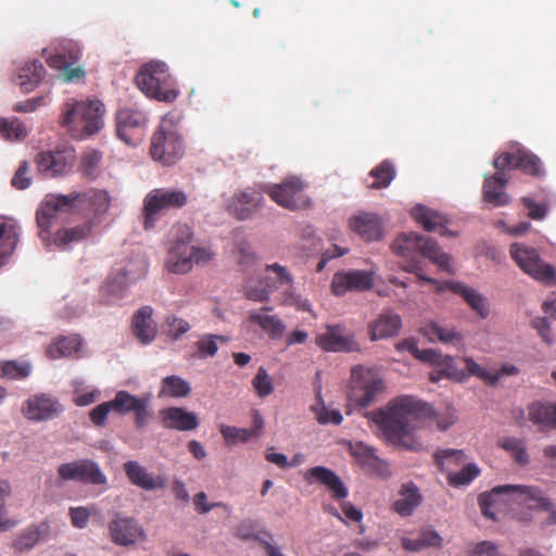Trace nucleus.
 <instances>
[{"label": "nucleus", "instance_id": "nucleus-1", "mask_svg": "<svg viewBox=\"0 0 556 556\" xmlns=\"http://www.w3.org/2000/svg\"><path fill=\"white\" fill-rule=\"evenodd\" d=\"M424 404L410 396L391 401L386 409L374 413L372 420L382 431L386 440L401 448L418 451L422 443L415 435V422Z\"/></svg>", "mask_w": 556, "mask_h": 556}, {"label": "nucleus", "instance_id": "nucleus-2", "mask_svg": "<svg viewBox=\"0 0 556 556\" xmlns=\"http://www.w3.org/2000/svg\"><path fill=\"white\" fill-rule=\"evenodd\" d=\"M392 252L403 258L402 269L415 274L418 279L433 283L442 289L441 283L422 274V258L438 265L439 269L450 271V256L443 253L429 237L416 232H403L391 244Z\"/></svg>", "mask_w": 556, "mask_h": 556}, {"label": "nucleus", "instance_id": "nucleus-3", "mask_svg": "<svg viewBox=\"0 0 556 556\" xmlns=\"http://www.w3.org/2000/svg\"><path fill=\"white\" fill-rule=\"evenodd\" d=\"M211 252L193 243V232L186 224H178L172 229L167 268L174 274H186L193 264L206 263Z\"/></svg>", "mask_w": 556, "mask_h": 556}, {"label": "nucleus", "instance_id": "nucleus-4", "mask_svg": "<svg viewBox=\"0 0 556 556\" xmlns=\"http://www.w3.org/2000/svg\"><path fill=\"white\" fill-rule=\"evenodd\" d=\"M138 88L149 98L162 102H173L179 94L166 64L151 62L143 65L136 76Z\"/></svg>", "mask_w": 556, "mask_h": 556}, {"label": "nucleus", "instance_id": "nucleus-5", "mask_svg": "<svg viewBox=\"0 0 556 556\" xmlns=\"http://www.w3.org/2000/svg\"><path fill=\"white\" fill-rule=\"evenodd\" d=\"M103 104L99 100L66 103L61 124L79 136H91L102 126Z\"/></svg>", "mask_w": 556, "mask_h": 556}, {"label": "nucleus", "instance_id": "nucleus-6", "mask_svg": "<svg viewBox=\"0 0 556 556\" xmlns=\"http://www.w3.org/2000/svg\"><path fill=\"white\" fill-rule=\"evenodd\" d=\"M150 154L163 165H174L184 155V141L176 125L169 117H164L152 136Z\"/></svg>", "mask_w": 556, "mask_h": 556}, {"label": "nucleus", "instance_id": "nucleus-7", "mask_svg": "<svg viewBox=\"0 0 556 556\" xmlns=\"http://www.w3.org/2000/svg\"><path fill=\"white\" fill-rule=\"evenodd\" d=\"M188 203L185 191L170 188L152 189L143 200V228L152 229L159 216L170 210H179Z\"/></svg>", "mask_w": 556, "mask_h": 556}, {"label": "nucleus", "instance_id": "nucleus-8", "mask_svg": "<svg viewBox=\"0 0 556 556\" xmlns=\"http://www.w3.org/2000/svg\"><path fill=\"white\" fill-rule=\"evenodd\" d=\"M351 379V399L358 406L371 405L384 391V381L376 369L355 366L352 368Z\"/></svg>", "mask_w": 556, "mask_h": 556}, {"label": "nucleus", "instance_id": "nucleus-9", "mask_svg": "<svg viewBox=\"0 0 556 556\" xmlns=\"http://www.w3.org/2000/svg\"><path fill=\"white\" fill-rule=\"evenodd\" d=\"M305 184L295 176L286 177L280 184H264L262 191L279 206L298 211L309 205L308 198L304 194Z\"/></svg>", "mask_w": 556, "mask_h": 556}, {"label": "nucleus", "instance_id": "nucleus-10", "mask_svg": "<svg viewBox=\"0 0 556 556\" xmlns=\"http://www.w3.org/2000/svg\"><path fill=\"white\" fill-rule=\"evenodd\" d=\"M509 253L519 268L534 280L548 286L556 283L555 268L543 262L534 248L513 243Z\"/></svg>", "mask_w": 556, "mask_h": 556}, {"label": "nucleus", "instance_id": "nucleus-11", "mask_svg": "<svg viewBox=\"0 0 556 556\" xmlns=\"http://www.w3.org/2000/svg\"><path fill=\"white\" fill-rule=\"evenodd\" d=\"M74 206L68 194H47L36 212L39 237L47 248L51 247L50 228L59 213L73 212Z\"/></svg>", "mask_w": 556, "mask_h": 556}, {"label": "nucleus", "instance_id": "nucleus-12", "mask_svg": "<svg viewBox=\"0 0 556 556\" xmlns=\"http://www.w3.org/2000/svg\"><path fill=\"white\" fill-rule=\"evenodd\" d=\"M266 271L273 273L275 276H266L256 285L247 282L244 286L245 296L255 302H265L269 295L278 288L282 287L289 291L292 287L293 278L285 266L278 263L266 265Z\"/></svg>", "mask_w": 556, "mask_h": 556}, {"label": "nucleus", "instance_id": "nucleus-13", "mask_svg": "<svg viewBox=\"0 0 556 556\" xmlns=\"http://www.w3.org/2000/svg\"><path fill=\"white\" fill-rule=\"evenodd\" d=\"M117 137L129 146L142 141L147 127V115L137 108L118 109L115 116Z\"/></svg>", "mask_w": 556, "mask_h": 556}, {"label": "nucleus", "instance_id": "nucleus-14", "mask_svg": "<svg viewBox=\"0 0 556 556\" xmlns=\"http://www.w3.org/2000/svg\"><path fill=\"white\" fill-rule=\"evenodd\" d=\"M58 476L63 481H76L83 484L102 485L108 482L100 466L88 458L61 464L58 467Z\"/></svg>", "mask_w": 556, "mask_h": 556}, {"label": "nucleus", "instance_id": "nucleus-15", "mask_svg": "<svg viewBox=\"0 0 556 556\" xmlns=\"http://www.w3.org/2000/svg\"><path fill=\"white\" fill-rule=\"evenodd\" d=\"M513 484L497 485L490 492L482 493L478 503L482 514L493 520L516 509V502L513 500Z\"/></svg>", "mask_w": 556, "mask_h": 556}, {"label": "nucleus", "instance_id": "nucleus-16", "mask_svg": "<svg viewBox=\"0 0 556 556\" xmlns=\"http://www.w3.org/2000/svg\"><path fill=\"white\" fill-rule=\"evenodd\" d=\"M76 160L75 151L71 148L41 151L35 157L37 169L45 177L54 178L67 174Z\"/></svg>", "mask_w": 556, "mask_h": 556}, {"label": "nucleus", "instance_id": "nucleus-17", "mask_svg": "<svg viewBox=\"0 0 556 556\" xmlns=\"http://www.w3.org/2000/svg\"><path fill=\"white\" fill-rule=\"evenodd\" d=\"M113 412L119 415L134 413L135 425L138 429L148 425L152 413L149 409V396H135L127 391H118L114 399L111 400Z\"/></svg>", "mask_w": 556, "mask_h": 556}, {"label": "nucleus", "instance_id": "nucleus-18", "mask_svg": "<svg viewBox=\"0 0 556 556\" xmlns=\"http://www.w3.org/2000/svg\"><path fill=\"white\" fill-rule=\"evenodd\" d=\"M109 531L112 542L121 546L134 545L146 536L136 519L118 513L109 523Z\"/></svg>", "mask_w": 556, "mask_h": 556}, {"label": "nucleus", "instance_id": "nucleus-19", "mask_svg": "<svg viewBox=\"0 0 556 556\" xmlns=\"http://www.w3.org/2000/svg\"><path fill=\"white\" fill-rule=\"evenodd\" d=\"M372 273L365 270H348L333 275L331 290L336 295H343L349 291H367L372 287Z\"/></svg>", "mask_w": 556, "mask_h": 556}, {"label": "nucleus", "instance_id": "nucleus-20", "mask_svg": "<svg viewBox=\"0 0 556 556\" xmlns=\"http://www.w3.org/2000/svg\"><path fill=\"white\" fill-rule=\"evenodd\" d=\"M303 477L308 484L319 483L326 486L331 496L337 501L345 498L349 494L341 478L327 467H312L304 472Z\"/></svg>", "mask_w": 556, "mask_h": 556}, {"label": "nucleus", "instance_id": "nucleus-21", "mask_svg": "<svg viewBox=\"0 0 556 556\" xmlns=\"http://www.w3.org/2000/svg\"><path fill=\"white\" fill-rule=\"evenodd\" d=\"M75 211L91 212L100 216L105 214L111 205V197L104 190L91 189L86 192H71Z\"/></svg>", "mask_w": 556, "mask_h": 556}, {"label": "nucleus", "instance_id": "nucleus-22", "mask_svg": "<svg viewBox=\"0 0 556 556\" xmlns=\"http://www.w3.org/2000/svg\"><path fill=\"white\" fill-rule=\"evenodd\" d=\"M316 344L328 352H354L358 351V344L352 334H345L339 325L327 327L326 332L315 339Z\"/></svg>", "mask_w": 556, "mask_h": 556}, {"label": "nucleus", "instance_id": "nucleus-23", "mask_svg": "<svg viewBox=\"0 0 556 556\" xmlns=\"http://www.w3.org/2000/svg\"><path fill=\"white\" fill-rule=\"evenodd\" d=\"M263 202L262 189L247 188L232 197L229 210L238 219H248L262 207Z\"/></svg>", "mask_w": 556, "mask_h": 556}, {"label": "nucleus", "instance_id": "nucleus-24", "mask_svg": "<svg viewBox=\"0 0 556 556\" xmlns=\"http://www.w3.org/2000/svg\"><path fill=\"white\" fill-rule=\"evenodd\" d=\"M62 412L61 404L51 395L39 394L28 399L24 414L34 421L52 419Z\"/></svg>", "mask_w": 556, "mask_h": 556}, {"label": "nucleus", "instance_id": "nucleus-25", "mask_svg": "<svg viewBox=\"0 0 556 556\" xmlns=\"http://www.w3.org/2000/svg\"><path fill=\"white\" fill-rule=\"evenodd\" d=\"M123 470L132 485H136L146 491H153L164 489L166 480L162 476H153L146 467L136 460H128L124 463Z\"/></svg>", "mask_w": 556, "mask_h": 556}, {"label": "nucleus", "instance_id": "nucleus-26", "mask_svg": "<svg viewBox=\"0 0 556 556\" xmlns=\"http://www.w3.org/2000/svg\"><path fill=\"white\" fill-rule=\"evenodd\" d=\"M513 500L516 502V509L526 507L529 509L549 510L553 503L538 486L513 484Z\"/></svg>", "mask_w": 556, "mask_h": 556}, {"label": "nucleus", "instance_id": "nucleus-27", "mask_svg": "<svg viewBox=\"0 0 556 556\" xmlns=\"http://www.w3.org/2000/svg\"><path fill=\"white\" fill-rule=\"evenodd\" d=\"M348 451L365 471L377 475H383L387 471V463L376 454L375 448L363 442H350Z\"/></svg>", "mask_w": 556, "mask_h": 556}, {"label": "nucleus", "instance_id": "nucleus-28", "mask_svg": "<svg viewBox=\"0 0 556 556\" xmlns=\"http://www.w3.org/2000/svg\"><path fill=\"white\" fill-rule=\"evenodd\" d=\"M153 308L149 305L139 308L131 318V332L143 345L151 343L156 337V323L152 318Z\"/></svg>", "mask_w": 556, "mask_h": 556}, {"label": "nucleus", "instance_id": "nucleus-29", "mask_svg": "<svg viewBox=\"0 0 556 556\" xmlns=\"http://www.w3.org/2000/svg\"><path fill=\"white\" fill-rule=\"evenodd\" d=\"M349 225L364 241H376L382 237V224L376 214L358 213L350 218Z\"/></svg>", "mask_w": 556, "mask_h": 556}, {"label": "nucleus", "instance_id": "nucleus-30", "mask_svg": "<svg viewBox=\"0 0 556 556\" xmlns=\"http://www.w3.org/2000/svg\"><path fill=\"white\" fill-rule=\"evenodd\" d=\"M273 308L263 306L260 309L251 311L248 314V321L258 326L270 339H280L286 330V325L277 315L268 314Z\"/></svg>", "mask_w": 556, "mask_h": 556}, {"label": "nucleus", "instance_id": "nucleus-31", "mask_svg": "<svg viewBox=\"0 0 556 556\" xmlns=\"http://www.w3.org/2000/svg\"><path fill=\"white\" fill-rule=\"evenodd\" d=\"M508 178L505 173H495L484 176L482 197L486 203L493 206H504L509 203V197L504 191Z\"/></svg>", "mask_w": 556, "mask_h": 556}, {"label": "nucleus", "instance_id": "nucleus-32", "mask_svg": "<svg viewBox=\"0 0 556 556\" xmlns=\"http://www.w3.org/2000/svg\"><path fill=\"white\" fill-rule=\"evenodd\" d=\"M402 328L400 315L388 311L381 313L368 325L369 338L371 341L396 336Z\"/></svg>", "mask_w": 556, "mask_h": 556}, {"label": "nucleus", "instance_id": "nucleus-33", "mask_svg": "<svg viewBox=\"0 0 556 556\" xmlns=\"http://www.w3.org/2000/svg\"><path fill=\"white\" fill-rule=\"evenodd\" d=\"M162 424L167 429L190 431L199 426L198 417L181 407H168L160 412Z\"/></svg>", "mask_w": 556, "mask_h": 556}, {"label": "nucleus", "instance_id": "nucleus-34", "mask_svg": "<svg viewBox=\"0 0 556 556\" xmlns=\"http://www.w3.org/2000/svg\"><path fill=\"white\" fill-rule=\"evenodd\" d=\"M94 226V222L90 219L71 228L59 229L51 236V247L66 249L72 243L83 241L91 235Z\"/></svg>", "mask_w": 556, "mask_h": 556}, {"label": "nucleus", "instance_id": "nucleus-35", "mask_svg": "<svg viewBox=\"0 0 556 556\" xmlns=\"http://www.w3.org/2000/svg\"><path fill=\"white\" fill-rule=\"evenodd\" d=\"M454 294L459 295L465 303L481 319H485L490 315V305L485 296L478 290L463 283L454 282Z\"/></svg>", "mask_w": 556, "mask_h": 556}, {"label": "nucleus", "instance_id": "nucleus-36", "mask_svg": "<svg viewBox=\"0 0 556 556\" xmlns=\"http://www.w3.org/2000/svg\"><path fill=\"white\" fill-rule=\"evenodd\" d=\"M18 226L12 219L0 218V266L13 254L18 242Z\"/></svg>", "mask_w": 556, "mask_h": 556}, {"label": "nucleus", "instance_id": "nucleus-37", "mask_svg": "<svg viewBox=\"0 0 556 556\" xmlns=\"http://www.w3.org/2000/svg\"><path fill=\"white\" fill-rule=\"evenodd\" d=\"M46 74L45 66L39 61L25 63L17 73L16 80L22 92L28 93L35 90L42 81Z\"/></svg>", "mask_w": 556, "mask_h": 556}, {"label": "nucleus", "instance_id": "nucleus-38", "mask_svg": "<svg viewBox=\"0 0 556 556\" xmlns=\"http://www.w3.org/2000/svg\"><path fill=\"white\" fill-rule=\"evenodd\" d=\"M400 497L393 503V509L402 517L410 516L420 505L422 496L414 482L404 483L400 490Z\"/></svg>", "mask_w": 556, "mask_h": 556}, {"label": "nucleus", "instance_id": "nucleus-39", "mask_svg": "<svg viewBox=\"0 0 556 556\" xmlns=\"http://www.w3.org/2000/svg\"><path fill=\"white\" fill-rule=\"evenodd\" d=\"M415 358L434 366L433 370L429 374V379L431 381L437 382L443 378L450 379L452 377L447 359L443 358L442 354L439 353L437 350H418V353L415 355Z\"/></svg>", "mask_w": 556, "mask_h": 556}, {"label": "nucleus", "instance_id": "nucleus-40", "mask_svg": "<svg viewBox=\"0 0 556 556\" xmlns=\"http://www.w3.org/2000/svg\"><path fill=\"white\" fill-rule=\"evenodd\" d=\"M529 420L542 429L556 428V404L533 403L528 408Z\"/></svg>", "mask_w": 556, "mask_h": 556}, {"label": "nucleus", "instance_id": "nucleus-41", "mask_svg": "<svg viewBox=\"0 0 556 556\" xmlns=\"http://www.w3.org/2000/svg\"><path fill=\"white\" fill-rule=\"evenodd\" d=\"M29 135V129L17 117H0V139L9 142L24 141Z\"/></svg>", "mask_w": 556, "mask_h": 556}, {"label": "nucleus", "instance_id": "nucleus-42", "mask_svg": "<svg viewBox=\"0 0 556 556\" xmlns=\"http://www.w3.org/2000/svg\"><path fill=\"white\" fill-rule=\"evenodd\" d=\"M316 402L311 405V412L314 414L316 420L320 425H340L343 420L342 414L338 409H330L326 406L321 397V388L318 387L316 390Z\"/></svg>", "mask_w": 556, "mask_h": 556}, {"label": "nucleus", "instance_id": "nucleus-43", "mask_svg": "<svg viewBox=\"0 0 556 556\" xmlns=\"http://www.w3.org/2000/svg\"><path fill=\"white\" fill-rule=\"evenodd\" d=\"M190 392V383L181 377L173 375L162 379L159 397H186Z\"/></svg>", "mask_w": 556, "mask_h": 556}, {"label": "nucleus", "instance_id": "nucleus-44", "mask_svg": "<svg viewBox=\"0 0 556 556\" xmlns=\"http://www.w3.org/2000/svg\"><path fill=\"white\" fill-rule=\"evenodd\" d=\"M412 215L414 219L427 231H438L443 233L445 230V219L433 211L427 210L425 206H416Z\"/></svg>", "mask_w": 556, "mask_h": 556}, {"label": "nucleus", "instance_id": "nucleus-45", "mask_svg": "<svg viewBox=\"0 0 556 556\" xmlns=\"http://www.w3.org/2000/svg\"><path fill=\"white\" fill-rule=\"evenodd\" d=\"M515 168L535 177L544 175L541 160L535 154L525 149H517Z\"/></svg>", "mask_w": 556, "mask_h": 556}, {"label": "nucleus", "instance_id": "nucleus-46", "mask_svg": "<svg viewBox=\"0 0 556 556\" xmlns=\"http://www.w3.org/2000/svg\"><path fill=\"white\" fill-rule=\"evenodd\" d=\"M81 340L78 336H68L58 339L48 348V355L51 358L70 356L80 350Z\"/></svg>", "mask_w": 556, "mask_h": 556}, {"label": "nucleus", "instance_id": "nucleus-47", "mask_svg": "<svg viewBox=\"0 0 556 556\" xmlns=\"http://www.w3.org/2000/svg\"><path fill=\"white\" fill-rule=\"evenodd\" d=\"M33 371V366L27 361H3L0 363V377L10 380H22Z\"/></svg>", "mask_w": 556, "mask_h": 556}, {"label": "nucleus", "instance_id": "nucleus-48", "mask_svg": "<svg viewBox=\"0 0 556 556\" xmlns=\"http://www.w3.org/2000/svg\"><path fill=\"white\" fill-rule=\"evenodd\" d=\"M497 445L508 452L518 465L526 466L529 464L530 459L526 450V444L521 439L504 437L498 439Z\"/></svg>", "mask_w": 556, "mask_h": 556}, {"label": "nucleus", "instance_id": "nucleus-49", "mask_svg": "<svg viewBox=\"0 0 556 556\" xmlns=\"http://www.w3.org/2000/svg\"><path fill=\"white\" fill-rule=\"evenodd\" d=\"M440 543V535L432 530L422 531L417 539H402L403 548L409 552H419L426 547L438 546Z\"/></svg>", "mask_w": 556, "mask_h": 556}, {"label": "nucleus", "instance_id": "nucleus-50", "mask_svg": "<svg viewBox=\"0 0 556 556\" xmlns=\"http://www.w3.org/2000/svg\"><path fill=\"white\" fill-rule=\"evenodd\" d=\"M369 175L372 177L374 181L369 185L371 189H382L387 188L391 181L395 177V168L393 164L386 160L381 162L379 165L374 167Z\"/></svg>", "mask_w": 556, "mask_h": 556}, {"label": "nucleus", "instance_id": "nucleus-51", "mask_svg": "<svg viewBox=\"0 0 556 556\" xmlns=\"http://www.w3.org/2000/svg\"><path fill=\"white\" fill-rule=\"evenodd\" d=\"M11 494V483L8 480H0V532L9 531L16 526V520L9 518L7 511V500Z\"/></svg>", "mask_w": 556, "mask_h": 556}, {"label": "nucleus", "instance_id": "nucleus-52", "mask_svg": "<svg viewBox=\"0 0 556 556\" xmlns=\"http://www.w3.org/2000/svg\"><path fill=\"white\" fill-rule=\"evenodd\" d=\"M218 341L226 342V339L222 336L215 334H205L201 337L195 343L198 356L201 358L214 356L218 351Z\"/></svg>", "mask_w": 556, "mask_h": 556}, {"label": "nucleus", "instance_id": "nucleus-53", "mask_svg": "<svg viewBox=\"0 0 556 556\" xmlns=\"http://www.w3.org/2000/svg\"><path fill=\"white\" fill-rule=\"evenodd\" d=\"M422 336L430 342L448 343L452 341V331L443 328L435 321H430L421 328Z\"/></svg>", "mask_w": 556, "mask_h": 556}, {"label": "nucleus", "instance_id": "nucleus-54", "mask_svg": "<svg viewBox=\"0 0 556 556\" xmlns=\"http://www.w3.org/2000/svg\"><path fill=\"white\" fill-rule=\"evenodd\" d=\"M40 540V532L36 527H29L17 535L13 546L17 552L33 548Z\"/></svg>", "mask_w": 556, "mask_h": 556}, {"label": "nucleus", "instance_id": "nucleus-55", "mask_svg": "<svg viewBox=\"0 0 556 556\" xmlns=\"http://www.w3.org/2000/svg\"><path fill=\"white\" fill-rule=\"evenodd\" d=\"M102 160V155L98 151H90L85 153L80 160V170L84 176L88 178H96L98 175L99 166Z\"/></svg>", "mask_w": 556, "mask_h": 556}, {"label": "nucleus", "instance_id": "nucleus-56", "mask_svg": "<svg viewBox=\"0 0 556 556\" xmlns=\"http://www.w3.org/2000/svg\"><path fill=\"white\" fill-rule=\"evenodd\" d=\"M220 433L228 444H236L238 442L245 443L253 438V432L249 431V429L231 426H222Z\"/></svg>", "mask_w": 556, "mask_h": 556}, {"label": "nucleus", "instance_id": "nucleus-57", "mask_svg": "<svg viewBox=\"0 0 556 556\" xmlns=\"http://www.w3.org/2000/svg\"><path fill=\"white\" fill-rule=\"evenodd\" d=\"M252 384L260 397H265L274 391L271 379L264 367L258 368Z\"/></svg>", "mask_w": 556, "mask_h": 556}, {"label": "nucleus", "instance_id": "nucleus-58", "mask_svg": "<svg viewBox=\"0 0 556 556\" xmlns=\"http://www.w3.org/2000/svg\"><path fill=\"white\" fill-rule=\"evenodd\" d=\"M480 468L476 464L469 463L465 465L459 471L454 472V488L470 484L480 476Z\"/></svg>", "mask_w": 556, "mask_h": 556}, {"label": "nucleus", "instance_id": "nucleus-59", "mask_svg": "<svg viewBox=\"0 0 556 556\" xmlns=\"http://www.w3.org/2000/svg\"><path fill=\"white\" fill-rule=\"evenodd\" d=\"M165 324L167 326V334L174 341L178 340L182 334L187 333L191 329V326L187 320L176 316H168Z\"/></svg>", "mask_w": 556, "mask_h": 556}, {"label": "nucleus", "instance_id": "nucleus-60", "mask_svg": "<svg viewBox=\"0 0 556 556\" xmlns=\"http://www.w3.org/2000/svg\"><path fill=\"white\" fill-rule=\"evenodd\" d=\"M31 181L30 165L27 161H23L20 163L11 184L15 189L24 190L30 187Z\"/></svg>", "mask_w": 556, "mask_h": 556}, {"label": "nucleus", "instance_id": "nucleus-61", "mask_svg": "<svg viewBox=\"0 0 556 556\" xmlns=\"http://www.w3.org/2000/svg\"><path fill=\"white\" fill-rule=\"evenodd\" d=\"M467 556H498L497 546L490 541L469 544L466 547Z\"/></svg>", "mask_w": 556, "mask_h": 556}, {"label": "nucleus", "instance_id": "nucleus-62", "mask_svg": "<svg viewBox=\"0 0 556 556\" xmlns=\"http://www.w3.org/2000/svg\"><path fill=\"white\" fill-rule=\"evenodd\" d=\"M466 368L467 370L478 378L482 379L489 384H495L500 380L498 374H493V371L488 370L481 367L479 364L473 362L472 359H466Z\"/></svg>", "mask_w": 556, "mask_h": 556}, {"label": "nucleus", "instance_id": "nucleus-63", "mask_svg": "<svg viewBox=\"0 0 556 556\" xmlns=\"http://www.w3.org/2000/svg\"><path fill=\"white\" fill-rule=\"evenodd\" d=\"M516 154L517 150L498 154L493 161L496 173H505L507 168H515Z\"/></svg>", "mask_w": 556, "mask_h": 556}, {"label": "nucleus", "instance_id": "nucleus-64", "mask_svg": "<svg viewBox=\"0 0 556 556\" xmlns=\"http://www.w3.org/2000/svg\"><path fill=\"white\" fill-rule=\"evenodd\" d=\"M111 405V401L104 402L90 412V419L96 426L100 427L105 425L109 413L113 410V406Z\"/></svg>", "mask_w": 556, "mask_h": 556}]
</instances>
